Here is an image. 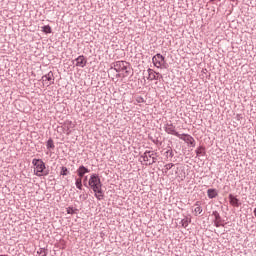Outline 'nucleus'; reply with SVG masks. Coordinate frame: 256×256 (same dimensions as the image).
<instances>
[{"instance_id":"f257e3e1","label":"nucleus","mask_w":256,"mask_h":256,"mask_svg":"<svg viewBox=\"0 0 256 256\" xmlns=\"http://www.w3.org/2000/svg\"><path fill=\"white\" fill-rule=\"evenodd\" d=\"M116 71V73H123V77H129V63L127 61H116L113 64V67L110 68V71Z\"/></svg>"},{"instance_id":"f03ea898","label":"nucleus","mask_w":256,"mask_h":256,"mask_svg":"<svg viewBox=\"0 0 256 256\" xmlns=\"http://www.w3.org/2000/svg\"><path fill=\"white\" fill-rule=\"evenodd\" d=\"M32 165H34L35 167V175L37 177H43V176L49 175V172L45 171L46 167H45V162H43V160L34 158L32 160Z\"/></svg>"},{"instance_id":"7ed1b4c3","label":"nucleus","mask_w":256,"mask_h":256,"mask_svg":"<svg viewBox=\"0 0 256 256\" xmlns=\"http://www.w3.org/2000/svg\"><path fill=\"white\" fill-rule=\"evenodd\" d=\"M88 187L95 191V189H99V187H103V182H101V178L99 174H92L88 180Z\"/></svg>"},{"instance_id":"20e7f679","label":"nucleus","mask_w":256,"mask_h":256,"mask_svg":"<svg viewBox=\"0 0 256 256\" xmlns=\"http://www.w3.org/2000/svg\"><path fill=\"white\" fill-rule=\"evenodd\" d=\"M141 158L143 159V161L147 162L148 165H153L154 163H157V153L153 151L146 150Z\"/></svg>"},{"instance_id":"39448f33","label":"nucleus","mask_w":256,"mask_h":256,"mask_svg":"<svg viewBox=\"0 0 256 256\" xmlns=\"http://www.w3.org/2000/svg\"><path fill=\"white\" fill-rule=\"evenodd\" d=\"M164 131L168 135H174L175 137H178L179 139L183 138V135H181V134H179V132H177V128L175 127V125H173V123H166L164 125Z\"/></svg>"},{"instance_id":"423d86ee","label":"nucleus","mask_w":256,"mask_h":256,"mask_svg":"<svg viewBox=\"0 0 256 256\" xmlns=\"http://www.w3.org/2000/svg\"><path fill=\"white\" fill-rule=\"evenodd\" d=\"M152 63L154 67H157V69H161V67H165V57L158 53L153 56Z\"/></svg>"},{"instance_id":"0eeeda50","label":"nucleus","mask_w":256,"mask_h":256,"mask_svg":"<svg viewBox=\"0 0 256 256\" xmlns=\"http://www.w3.org/2000/svg\"><path fill=\"white\" fill-rule=\"evenodd\" d=\"M148 77L147 79L149 81H157L159 79H163V75H161V73L156 72L155 70L149 68L148 70Z\"/></svg>"},{"instance_id":"6e6552de","label":"nucleus","mask_w":256,"mask_h":256,"mask_svg":"<svg viewBox=\"0 0 256 256\" xmlns=\"http://www.w3.org/2000/svg\"><path fill=\"white\" fill-rule=\"evenodd\" d=\"M73 65H75L76 67H85L87 65V58H85L84 55H80L78 56L76 59H74L72 61Z\"/></svg>"},{"instance_id":"1a4fd4ad","label":"nucleus","mask_w":256,"mask_h":256,"mask_svg":"<svg viewBox=\"0 0 256 256\" xmlns=\"http://www.w3.org/2000/svg\"><path fill=\"white\" fill-rule=\"evenodd\" d=\"M182 135V138H180L182 141H185L190 147H195V138L189 134H180Z\"/></svg>"},{"instance_id":"9d476101","label":"nucleus","mask_w":256,"mask_h":256,"mask_svg":"<svg viewBox=\"0 0 256 256\" xmlns=\"http://www.w3.org/2000/svg\"><path fill=\"white\" fill-rule=\"evenodd\" d=\"M94 192V197H96V199L98 201H103V199H105V192H103V187H99L93 190Z\"/></svg>"},{"instance_id":"9b49d317","label":"nucleus","mask_w":256,"mask_h":256,"mask_svg":"<svg viewBox=\"0 0 256 256\" xmlns=\"http://www.w3.org/2000/svg\"><path fill=\"white\" fill-rule=\"evenodd\" d=\"M76 172H77L78 177L83 179V177H85V175H87V173H90V170L87 167H85L84 165H81V166H79V168L77 169Z\"/></svg>"},{"instance_id":"f8f14e48","label":"nucleus","mask_w":256,"mask_h":256,"mask_svg":"<svg viewBox=\"0 0 256 256\" xmlns=\"http://www.w3.org/2000/svg\"><path fill=\"white\" fill-rule=\"evenodd\" d=\"M42 81H50L48 85H53L55 83V78L53 76V71L48 72L46 75L42 76Z\"/></svg>"},{"instance_id":"ddd939ff","label":"nucleus","mask_w":256,"mask_h":256,"mask_svg":"<svg viewBox=\"0 0 256 256\" xmlns=\"http://www.w3.org/2000/svg\"><path fill=\"white\" fill-rule=\"evenodd\" d=\"M194 207H196L194 209V213L195 215H201V213H203V208L201 207V201H197L195 204H194Z\"/></svg>"},{"instance_id":"4468645a","label":"nucleus","mask_w":256,"mask_h":256,"mask_svg":"<svg viewBox=\"0 0 256 256\" xmlns=\"http://www.w3.org/2000/svg\"><path fill=\"white\" fill-rule=\"evenodd\" d=\"M230 204L234 207H239V199L237 197L233 196V194L229 195Z\"/></svg>"},{"instance_id":"2eb2a0df","label":"nucleus","mask_w":256,"mask_h":256,"mask_svg":"<svg viewBox=\"0 0 256 256\" xmlns=\"http://www.w3.org/2000/svg\"><path fill=\"white\" fill-rule=\"evenodd\" d=\"M207 195L209 197V199H215V197H217V190L216 189H208L207 190Z\"/></svg>"},{"instance_id":"dca6fc26","label":"nucleus","mask_w":256,"mask_h":256,"mask_svg":"<svg viewBox=\"0 0 256 256\" xmlns=\"http://www.w3.org/2000/svg\"><path fill=\"white\" fill-rule=\"evenodd\" d=\"M75 185L77 189H79L80 191L83 190V178H80V177L76 178Z\"/></svg>"},{"instance_id":"f3484780","label":"nucleus","mask_w":256,"mask_h":256,"mask_svg":"<svg viewBox=\"0 0 256 256\" xmlns=\"http://www.w3.org/2000/svg\"><path fill=\"white\" fill-rule=\"evenodd\" d=\"M195 152H196L197 157H203V156H205V147L200 146L196 149Z\"/></svg>"},{"instance_id":"a211bd4d","label":"nucleus","mask_w":256,"mask_h":256,"mask_svg":"<svg viewBox=\"0 0 256 256\" xmlns=\"http://www.w3.org/2000/svg\"><path fill=\"white\" fill-rule=\"evenodd\" d=\"M189 223H191V219L187 217L181 220V225L182 227H184V229H187V227H189Z\"/></svg>"},{"instance_id":"6ab92c4d","label":"nucleus","mask_w":256,"mask_h":256,"mask_svg":"<svg viewBox=\"0 0 256 256\" xmlns=\"http://www.w3.org/2000/svg\"><path fill=\"white\" fill-rule=\"evenodd\" d=\"M46 147L48 150L55 149V143L53 142L52 138H49V140L46 143Z\"/></svg>"},{"instance_id":"aec40b11","label":"nucleus","mask_w":256,"mask_h":256,"mask_svg":"<svg viewBox=\"0 0 256 256\" xmlns=\"http://www.w3.org/2000/svg\"><path fill=\"white\" fill-rule=\"evenodd\" d=\"M212 215L215 217L214 221H218V222L223 223V218H221V215L219 214V212L213 211Z\"/></svg>"},{"instance_id":"412c9836","label":"nucleus","mask_w":256,"mask_h":256,"mask_svg":"<svg viewBox=\"0 0 256 256\" xmlns=\"http://www.w3.org/2000/svg\"><path fill=\"white\" fill-rule=\"evenodd\" d=\"M42 31H43V33H46V34L52 33L51 26H49V25L43 26Z\"/></svg>"},{"instance_id":"4be33fe9","label":"nucleus","mask_w":256,"mask_h":256,"mask_svg":"<svg viewBox=\"0 0 256 256\" xmlns=\"http://www.w3.org/2000/svg\"><path fill=\"white\" fill-rule=\"evenodd\" d=\"M68 174H69V169H67V167H65V166H62L60 175L67 176Z\"/></svg>"},{"instance_id":"5701e85b","label":"nucleus","mask_w":256,"mask_h":256,"mask_svg":"<svg viewBox=\"0 0 256 256\" xmlns=\"http://www.w3.org/2000/svg\"><path fill=\"white\" fill-rule=\"evenodd\" d=\"M164 167H165L166 171H169V170L173 169V167H175V164L169 163V164H166Z\"/></svg>"},{"instance_id":"b1692460","label":"nucleus","mask_w":256,"mask_h":256,"mask_svg":"<svg viewBox=\"0 0 256 256\" xmlns=\"http://www.w3.org/2000/svg\"><path fill=\"white\" fill-rule=\"evenodd\" d=\"M89 195L87 194H80L79 199L80 201H87Z\"/></svg>"},{"instance_id":"393cba45","label":"nucleus","mask_w":256,"mask_h":256,"mask_svg":"<svg viewBox=\"0 0 256 256\" xmlns=\"http://www.w3.org/2000/svg\"><path fill=\"white\" fill-rule=\"evenodd\" d=\"M66 211L68 215H75V209L73 207H68Z\"/></svg>"},{"instance_id":"a878e982","label":"nucleus","mask_w":256,"mask_h":256,"mask_svg":"<svg viewBox=\"0 0 256 256\" xmlns=\"http://www.w3.org/2000/svg\"><path fill=\"white\" fill-rule=\"evenodd\" d=\"M214 225L216 227H225V224H223V222H219V221H214Z\"/></svg>"},{"instance_id":"bb28decb","label":"nucleus","mask_w":256,"mask_h":256,"mask_svg":"<svg viewBox=\"0 0 256 256\" xmlns=\"http://www.w3.org/2000/svg\"><path fill=\"white\" fill-rule=\"evenodd\" d=\"M136 102H137V103H145V99H144L143 97H141V96H138V97L136 98Z\"/></svg>"},{"instance_id":"cd10ccee","label":"nucleus","mask_w":256,"mask_h":256,"mask_svg":"<svg viewBox=\"0 0 256 256\" xmlns=\"http://www.w3.org/2000/svg\"><path fill=\"white\" fill-rule=\"evenodd\" d=\"M82 183L84 187H89V184H87V176L84 177V179L82 180Z\"/></svg>"},{"instance_id":"c85d7f7f","label":"nucleus","mask_w":256,"mask_h":256,"mask_svg":"<svg viewBox=\"0 0 256 256\" xmlns=\"http://www.w3.org/2000/svg\"><path fill=\"white\" fill-rule=\"evenodd\" d=\"M166 153H169L170 157H173V150H168Z\"/></svg>"},{"instance_id":"c756f323","label":"nucleus","mask_w":256,"mask_h":256,"mask_svg":"<svg viewBox=\"0 0 256 256\" xmlns=\"http://www.w3.org/2000/svg\"><path fill=\"white\" fill-rule=\"evenodd\" d=\"M116 77H121V74H117Z\"/></svg>"},{"instance_id":"7c9ffc66","label":"nucleus","mask_w":256,"mask_h":256,"mask_svg":"<svg viewBox=\"0 0 256 256\" xmlns=\"http://www.w3.org/2000/svg\"><path fill=\"white\" fill-rule=\"evenodd\" d=\"M0 256H7V255H0Z\"/></svg>"},{"instance_id":"2f4dec72","label":"nucleus","mask_w":256,"mask_h":256,"mask_svg":"<svg viewBox=\"0 0 256 256\" xmlns=\"http://www.w3.org/2000/svg\"><path fill=\"white\" fill-rule=\"evenodd\" d=\"M231 1H235V0H231Z\"/></svg>"}]
</instances>
